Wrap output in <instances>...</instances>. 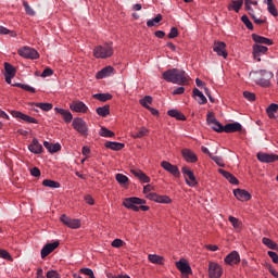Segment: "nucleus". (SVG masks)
Listing matches in <instances>:
<instances>
[{"label": "nucleus", "instance_id": "4c0bfd02", "mask_svg": "<svg viewBox=\"0 0 278 278\" xmlns=\"http://www.w3.org/2000/svg\"><path fill=\"white\" fill-rule=\"evenodd\" d=\"M244 5H245V10H247L248 14L250 16H253V14H255V11L253 10V8L251 5H257V1L252 2L251 0H245Z\"/></svg>", "mask_w": 278, "mask_h": 278}, {"label": "nucleus", "instance_id": "412c9836", "mask_svg": "<svg viewBox=\"0 0 278 278\" xmlns=\"http://www.w3.org/2000/svg\"><path fill=\"white\" fill-rule=\"evenodd\" d=\"M28 151H30V153H35V155H40L45 149L42 148V144L34 138L30 144H28Z\"/></svg>", "mask_w": 278, "mask_h": 278}, {"label": "nucleus", "instance_id": "dca6fc26", "mask_svg": "<svg viewBox=\"0 0 278 278\" xmlns=\"http://www.w3.org/2000/svg\"><path fill=\"white\" fill-rule=\"evenodd\" d=\"M181 155H182L184 160H186V162H189L190 164H194V163L199 162V157L190 149H182Z\"/></svg>", "mask_w": 278, "mask_h": 278}, {"label": "nucleus", "instance_id": "72a5a7b5", "mask_svg": "<svg viewBox=\"0 0 278 278\" xmlns=\"http://www.w3.org/2000/svg\"><path fill=\"white\" fill-rule=\"evenodd\" d=\"M265 3H267V11L271 16H278L277 7L275 5V2L273 0H266Z\"/></svg>", "mask_w": 278, "mask_h": 278}, {"label": "nucleus", "instance_id": "b1692460", "mask_svg": "<svg viewBox=\"0 0 278 278\" xmlns=\"http://www.w3.org/2000/svg\"><path fill=\"white\" fill-rule=\"evenodd\" d=\"M233 194L238 201H249L251 200V193L244 189H236L233 190Z\"/></svg>", "mask_w": 278, "mask_h": 278}, {"label": "nucleus", "instance_id": "0e129e2a", "mask_svg": "<svg viewBox=\"0 0 278 278\" xmlns=\"http://www.w3.org/2000/svg\"><path fill=\"white\" fill-rule=\"evenodd\" d=\"M124 242L121 239H115L112 241L111 245L115 249H119V247H123Z\"/></svg>", "mask_w": 278, "mask_h": 278}, {"label": "nucleus", "instance_id": "393cba45", "mask_svg": "<svg viewBox=\"0 0 278 278\" xmlns=\"http://www.w3.org/2000/svg\"><path fill=\"white\" fill-rule=\"evenodd\" d=\"M252 40L256 42V45H267V47H271V45H274L273 39L262 37L257 34H252Z\"/></svg>", "mask_w": 278, "mask_h": 278}, {"label": "nucleus", "instance_id": "6e6552de", "mask_svg": "<svg viewBox=\"0 0 278 278\" xmlns=\"http://www.w3.org/2000/svg\"><path fill=\"white\" fill-rule=\"evenodd\" d=\"M253 51V59L256 60V62H262L261 55H266L268 53V47L262 46L260 43H255L252 47Z\"/></svg>", "mask_w": 278, "mask_h": 278}, {"label": "nucleus", "instance_id": "9b49d317", "mask_svg": "<svg viewBox=\"0 0 278 278\" xmlns=\"http://www.w3.org/2000/svg\"><path fill=\"white\" fill-rule=\"evenodd\" d=\"M161 166H162V168H164V170H166L167 173H169L174 177H180L181 176V173L179 172V167H177L176 165L170 164V162H168V161L161 162Z\"/></svg>", "mask_w": 278, "mask_h": 278}, {"label": "nucleus", "instance_id": "473e14b6", "mask_svg": "<svg viewBox=\"0 0 278 278\" xmlns=\"http://www.w3.org/2000/svg\"><path fill=\"white\" fill-rule=\"evenodd\" d=\"M168 116H172V118H176L177 121H186V115H184L181 112L178 110H169L167 112Z\"/></svg>", "mask_w": 278, "mask_h": 278}, {"label": "nucleus", "instance_id": "49530a36", "mask_svg": "<svg viewBox=\"0 0 278 278\" xmlns=\"http://www.w3.org/2000/svg\"><path fill=\"white\" fill-rule=\"evenodd\" d=\"M162 21V14H157L154 18L148 20L147 25L148 27H155V24Z\"/></svg>", "mask_w": 278, "mask_h": 278}, {"label": "nucleus", "instance_id": "e433bc0d", "mask_svg": "<svg viewBox=\"0 0 278 278\" xmlns=\"http://www.w3.org/2000/svg\"><path fill=\"white\" fill-rule=\"evenodd\" d=\"M93 99H97L98 101H102V103H105V101H110L112 99V94H110V93H96V94H93Z\"/></svg>", "mask_w": 278, "mask_h": 278}, {"label": "nucleus", "instance_id": "a19ab883", "mask_svg": "<svg viewBox=\"0 0 278 278\" xmlns=\"http://www.w3.org/2000/svg\"><path fill=\"white\" fill-rule=\"evenodd\" d=\"M100 136H102V138H114L115 134L106 127H101Z\"/></svg>", "mask_w": 278, "mask_h": 278}, {"label": "nucleus", "instance_id": "1a4fd4ad", "mask_svg": "<svg viewBox=\"0 0 278 278\" xmlns=\"http://www.w3.org/2000/svg\"><path fill=\"white\" fill-rule=\"evenodd\" d=\"M60 220L63 225L70 227V229H79V227H81V222L79 219H73L64 214L61 215Z\"/></svg>", "mask_w": 278, "mask_h": 278}, {"label": "nucleus", "instance_id": "7c9ffc66", "mask_svg": "<svg viewBox=\"0 0 278 278\" xmlns=\"http://www.w3.org/2000/svg\"><path fill=\"white\" fill-rule=\"evenodd\" d=\"M105 148L111 149V151H121L122 149H125V143L108 141Z\"/></svg>", "mask_w": 278, "mask_h": 278}, {"label": "nucleus", "instance_id": "f8f14e48", "mask_svg": "<svg viewBox=\"0 0 278 278\" xmlns=\"http://www.w3.org/2000/svg\"><path fill=\"white\" fill-rule=\"evenodd\" d=\"M147 199L154 201L155 203H173V200L168 195H160L157 193L150 192L147 194Z\"/></svg>", "mask_w": 278, "mask_h": 278}, {"label": "nucleus", "instance_id": "3c124183", "mask_svg": "<svg viewBox=\"0 0 278 278\" xmlns=\"http://www.w3.org/2000/svg\"><path fill=\"white\" fill-rule=\"evenodd\" d=\"M241 21L248 29L253 30V23H251V20H249V16L242 15Z\"/></svg>", "mask_w": 278, "mask_h": 278}, {"label": "nucleus", "instance_id": "c9c22d12", "mask_svg": "<svg viewBox=\"0 0 278 278\" xmlns=\"http://www.w3.org/2000/svg\"><path fill=\"white\" fill-rule=\"evenodd\" d=\"M4 71L7 76L15 77L16 76V68L12 66L10 63H4Z\"/></svg>", "mask_w": 278, "mask_h": 278}, {"label": "nucleus", "instance_id": "f257e3e1", "mask_svg": "<svg viewBox=\"0 0 278 278\" xmlns=\"http://www.w3.org/2000/svg\"><path fill=\"white\" fill-rule=\"evenodd\" d=\"M163 79L169 84H176L177 86H188L190 84V76L186 71L180 68H170L163 73Z\"/></svg>", "mask_w": 278, "mask_h": 278}, {"label": "nucleus", "instance_id": "58836bf2", "mask_svg": "<svg viewBox=\"0 0 278 278\" xmlns=\"http://www.w3.org/2000/svg\"><path fill=\"white\" fill-rule=\"evenodd\" d=\"M97 114L99 116H109L110 114V105H104V106H99L97 110H96Z\"/></svg>", "mask_w": 278, "mask_h": 278}, {"label": "nucleus", "instance_id": "37998d69", "mask_svg": "<svg viewBox=\"0 0 278 278\" xmlns=\"http://www.w3.org/2000/svg\"><path fill=\"white\" fill-rule=\"evenodd\" d=\"M208 127H211L214 131H217V134H223L225 129V126H223V124H220L218 121L208 125Z\"/></svg>", "mask_w": 278, "mask_h": 278}, {"label": "nucleus", "instance_id": "9d476101", "mask_svg": "<svg viewBox=\"0 0 278 278\" xmlns=\"http://www.w3.org/2000/svg\"><path fill=\"white\" fill-rule=\"evenodd\" d=\"M176 268L180 270L182 278H189L188 275H192V267H190L184 260L176 262Z\"/></svg>", "mask_w": 278, "mask_h": 278}, {"label": "nucleus", "instance_id": "c756f323", "mask_svg": "<svg viewBox=\"0 0 278 278\" xmlns=\"http://www.w3.org/2000/svg\"><path fill=\"white\" fill-rule=\"evenodd\" d=\"M43 147L49 151V153H58V151H62V146L60 143H51L49 141H45Z\"/></svg>", "mask_w": 278, "mask_h": 278}, {"label": "nucleus", "instance_id": "680f3d73", "mask_svg": "<svg viewBox=\"0 0 278 278\" xmlns=\"http://www.w3.org/2000/svg\"><path fill=\"white\" fill-rule=\"evenodd\" d=\"M243 97L248 99V101H255V93L250 91H244Z\"/></svg>", "mask_w": 278, "mask_h": 278}, {"label": "nucleus", "instance_id": "39448f33", "mask_svg": "<svg viewBox=\"0 0 278 278\" xmlns=\"http://www.w3.org/2000/svg\"><path fill=\"white\" fill-rule=\"evenodd\" d=\"M18 55H21L22 58H26L27 60H38V58H40L38 51L29 47H24L23 49H20Z\"/></svg>", "mask_w": 278, "mask_h": 278}, {"label": "nucleus", "instance_id": "2f4dec72", "mask_svg": "<svg viewBox=\"0 0 278 278\" xmlns=\"http://www.w3.org/2000/svg\"><path fill=\"white\" fill-rule=\"evenodd\" d=\"M193 97H198V103L200 105H205V103H207V98H205L203 92L197 88L193 89Z\"/></svg>", "mask_w": 278, "mask_h": 278}, {"label": "nucleus", "instance_id": "a211bd4d", "mask_svg": "<svg viewBox=\"0 0 278 278\" xmlns=\"http://www.w3.org/2000/svg\"><path fill=\"white\" fill-rule=\"evenodd\" d=\"M60 247V241H54L53 243H47L41 249V260H45L50 253H53L54 249H58Z\"/></svg>", "mask_w": 278, "mask_h": 278}, {"label": "nucleus", "instance_id": "bb28decb", "mask_svg": "<svg viewBox=\"0 0 278 278\" xmlns=\"http://www.w3.org/2000/svg\"><path fill=\"white\" fill-rule=\"evenodd\" d=\"M130 173L139 179V181H142V184H149L151 182V178L144 174V172L140 169H130Z\"/></svg>", "mask_w": 278, "mask_h": 278}, {"label": "nucleus", "instance_id": "603ef678", "mask_svg": "<svg viewBox=\"0 0 278 278\" xmlns=\"http://www.w3.org/2000/svg\"><path fill=\"white\" fill-rule=\"evenodd\" d=\"M115 179L121 185L128 184V181H129V178L127 176L123 175V174H116Z\"/></svg>", "mask_w": 278, "mask_h": 278}, {"label": "nucleus", "instance_id": "13d9d810", "mask_svg": "<svg viewBox=\"0 0 278 278\" xmlns=\"http://www.w3.org/2000/svg\"><path fill=\"white\" fill-rule=\"evenodd\" d=\"M177 36H179V29H177V27H172L167 38L173 39L177 38Z\"/></svg>", "mask_w": 278, "mask_h": 278}, {"label": "nucleus", "instance_id": "ddd939ff", "mask_svg": "<svg viewBox=\"0 0 278 278\" xmlns=\"http://www.w3.org/2000/svg\"><path fill=\"white\" fill-rule=\"evenodd\" d=\"M213 51L217 53V55H220L225 60H227V45L223 41H216L213 47Z\"/></svg>", "mask_w": 278, "mask_h": 278}, {"label": "nucleus", "instance_id": "de8ad7c7", "mask_svg": "<svg viewBox=\"0 0 278 278\" xmlns=\"http://www.w3.org/2000/svg\"><path fill=\"white\" fill-rule=\"evenodd\" d=\"M228 220H229V223H231V225L235 229H240V227H242V223H240V219H238L233 216H229Z\"/></svg>", "mask_w": 278, "mask_h": 278}, {"label": "nucleus", "instance_id": "7ed1b4c3", "mask_svg": "<svg viewBox=\"0 0 278 278\" xmlns=\"http://www.w3.org/2000/svg\"><path fill=\"white\" fill-rule=\"evenodd\" d=\"M147 203L146 200H142L140 198H126L123 202L124 207H127V210H132V212H140V207L137 205H144Z\"/></svg>", "mask_w": 278, "mask_h": 278}, {"label": "nucleus", "instance_id": "4468645a", "mask_svg": "<svg viewBox=\"0 0 278 278\" xmlns=\"http://www.w3.org/2000/svg\"><path fill=\"white\" fill-rule=\"evenodd\" d=\"M261 74L263 77L256 80V84L263 88H268L270 86V79H273V72L262 71Z\"/></svg>", "mask_w": 278, "mask_h": 278}, {"label": "nucleus", "instance_id": "e2e57ef3", "mask_svg": "<svg viewBox=\"0 0 278 278\" xmlns=\"http://www.w3.org/2000/svg\"><path fill=\"white\" fill-rule=\"evenodd\" d=\"M267 255L270 256V258L273 260L274 264H278V254L276 252L268 251Z\"/></svg>", "mask_w": 278, "mask_h": 278}, {"label": "nucleus", "instance_id": "774afa93", "mask_svg": "<svg viewBox=\"0 0 278 278\" xmlns=\"http://www.w3.org/2000/svg\"><path fill=\"white\" fill-rule=\"evenodd\" d=\"M30 175L33 177H40V169L38 167H34L30 169Z\"/></svg>", "mask_w": 278, "mask_h": 278}, {"label": "nucleus", "instance_id": "f704fd0d", "mask_svg": "<svg viewBox=\"0 0 278 278\" xmlns=\"http://www.w3.org/2000/svg\"><path fill=\"white\" fill-rule=\"evenodd\" d=\"M148 260L149 262H151V264H159V265L164 264V257L156 254H149Z\"/></svg>", "mask_w": 278, "mask_h": 278}, {"label": "nucleus", "instance_id": "4d7b16f0", "mask_svg": "<svg viewBox=\"0 0 278 278\" xmlns=\"http://www.w3.org/2000/svg\"><path fill=\"white\" fill-rule=\"evenodd\" d=\"M47 278H62V276H60V273H58V270H48L46 274Z\"/></svg>", "mask_w": 278, "mask_h": 278}, {"label": "nucleus", "instance_id": "423d86ee", "mask_svg": "<svg viewBox=\"0 0 278 278\" xmlns=\"http://www.w3.org/2000/svg\"><path fill=\"white\" fill-rule=\"evenodd\" d=\"M181 173L182 175H185L186 177V184L187 186H190L191 188H194V186H198V181H197V177L194 176V173L190 170V167L188 166H184L181 168Z\"/></svg>", "mask_w": 278, "mask_h": 278}, {"label": "nucleus", "instance_id": "f3484780", "mask_svg": "<svg viewBox=\"0 0 278 278\" xmlns=\"http://www.w3.org/2000/svg\"><path fill=\"white\" fill-rule=\"evenodd\" d=\"M11 114L14 118H20V121H24L25 123L38 124V119H36L25 113H22L20 111H12Z\"/></svg>", "mask_w": 278, "mask_h": 278}, {"label": "nucleus", "instance_id": "09e8293b", "mask_svg": "<svg viewBox=\"0 0 278 278\" xmlns=\"http://www.w3.org/2000/svg\"><path fill=\"white\" fill-rule=\"evenodd\" d=\"M148 134L149 129L147 127H141L137 134L132 135V138H144Z\"/></svg>", "mask_w": 278, "mask_h": 278}, {"label": "nucleus", "instance_id": "aec40b11", "mask_svg": "<svg viewBox=\"0 0 278 278\" xmlns=\"http://www.w3.org/2000/svg\"><path fill=\"white\" fill-rule=\"evenodd\" d=\"M225 264H228V266H233L235 264H240V254L238 251H232L230 254H228L225 260Z\"/></svg>", "mask_w": 278, "mask_h": 278}, {"label": "nucleus", "instance_id": "c85d7f7f", "mask_svg": "<svg viewBox=\"0 0 278 278\" xmlns=\"http://www.w3.org/2000/svg\"><path fill=\"white\" fill-rule=\"evenodd\" d=\"M114 73V67L106 66L97 73V79H104V77H110Z\"/></svg>", "mask_w": 278, "mask_h": 278}, {"label": "nucleus", "instance_id": "a18cd8bd", "mask_svg": "<svg viewBox=\"0 0 278 278\" xmlns=\"http://www.w3.org/2000/svg\"><path fill=\"white\" fill-rule=\"evenodd\" d=\"M36 108H39L43 112H50V110H53V104L52 103H35Z\"/></svg>", "mask_w": 278, "mask_h": 278}, {"label": "nucleus", "instance_id": "6ab92c4d", "mask_svg": "<svg viewBox=\"0 0 278 278\" xmlns=\"http://www.w3.org/2000/svg\"><path fill=\"white\" fill-rule=\"evenodd\" d=\"M70 110L73 112H80L81 114H86V112H88V106L81 101H73L70 104Z\"/></svg>", "mask_w": 278, "mask_h": 278}, {"label": "nucleus", "instance_id": "864d4df0", "mask_svg": "<svg viewBox=\"0 0 278 278\" xmlns=\"http://www.w3.org/2000/svg\"><path fill=\"white\" fill-rule=\"evenodd\" d=\"M17 88H22V90H26V92H36V89L29 85H24V84H16L15 85Z\"/></svg>", "mask_w": 278, "mask_h": 278}, {"label": "nucleus", "instance_id": "5fc2aeb1", "mask_svg": "<svg viewBox=\"0 0 278 278\" xmlns=\"http://www.w3.org/2000/svg\"><path fill=\"white\" fill-rule=\"evenodd\" d=\"M216 122H218V119H216V117L214 116V112L207 113V115H206V123H207V125L210 126V125H212V124H214Z\"/></svg>", "mask_w": 278, "mask_h": 278}, {"label": "nucleus", "instance_id": "79ce46f5", "mask_svg": "<svg viewBox=\"0 0 278 278\" xmlns=\"http://www.w3.org/2000/svg\"><path fill=\"white\" fill-rule=\"evenodd\" d=\"M42 186H45L46 188H60V182L51 179H45L42 181Z\"/></svg>", "mask_w": 278, "mask_h": 278}, {"label": "nucleus", "instance_id": "f03ea898", "mask_svg": "<svg viewBox=\"0 0 278 278\" xmlns=\"http://www.w3.org/2000/svg\"><path fill=\"white\" fill-rule=\"evenodd\" d=\"M114 55V48H112L111 43H104L103 46H97L93 49V56L98 60H108V58H112Z\"/></svg>", "mask_w": 278, "mask_h": 278}, {"label": "nucleus", "instance_id": "5701e85b", "mask_svg": "<svg viewBox=\"0 0 278 278\" xmlns=\"http://www.w3.org/2000/svg\"><path fill=\"white\" fill-rule=\"evenodd\" d=\"M242 5H244V0H231L228 3V10L229 12H236L238 14V12H240V10H242Z\"/></svg>", "mask_w": 278, "mask_h": 278}, {"label": "nucleus", "instance_id": "4be33fe9", "mask_svg": "<svg viewBox=\"0 0 278 278\" xmlns=\"http://www.w3.org/2000/svg\"><path fill=\"white\" fill-rule=\"evenodd\" d=\"M225 134H236V131H242V125L238 122L229 123L224 126Z\"/></svg>", "mask_w": 278, "mask_h": 278}, {"label": "nucleus", "instance_id": "338daca9", "mask_svg": "<svg viewBox=\"0 0 278 278\" xmlns=\"http://www.w3.org/2000/svg\"><path fill=\"white\" fill-rule=\"evenodd\" d=\"M85 201L88 205H94V199L90 194L85 195Z\"/></svg>", "mask_w": 278, "mask_h": 278}, {"label": "nucleus", "instance_id": "052dcab7", "mask_svg": "<svg viewBox=\"0 0 278 278\" xmlns=\"http://www.w3.org/2000/svg\"><path fill=\"white\" fill-rule=\"evenodd\" d=\"M262 242H263V244H265V247H267L268 249H271L273 244L275 243V241H273L271 239L266 238V237H264V238L262 239Z\"/></svg>", "mask_w": 278, "mask_h": 278}, {"label": "nucleus", "instance_id": "c03bdc74", "mask_svg": "<svg viewBox=\"0 0 278 278\" xmlns=\"http://www.w3.org/2000/svg\"><path fill=\"white\" fill-rule=\"evenodd\" d=\"M23 7L28 16H36V11L31 9V7L29 5V2H27L26 0H23Z\"/></svg>", "mask_w": 278, "mask_h": 278}, {"label": "nucleus", "instance_id": "20e7f679", "mask_svg": "<svg viewBox=\"0 0 278 278\" xmlns=\"http://www.w3.org/2000/svg\"><path fill=\"white\" fill-rule=\"evenodd\" d=\"M73 128L85 138L88 136V125L80 117L74 118L72 123Z\"/></svg>", "mask_w": 278, "mask_h": 278}, {"label": "nucleus", "instance_id": "bf43d9fd", "mask_svg": "<svg viewBox=\"0 0 278 278\" xmlns=\"http://www.w3.org/2000/svg\"><path fill=\"white\" fill-rule=\"evenodd\" d=\"M0 257H2V260H12V255H10V253L3 249H0Z\"/></svg>", "mask_w": 278, "mask_h": 278}, {"label": "nucleus", "instance_id": "ea45409f", "mask_svg": "<svg viewBox=\"0 0 278 278\" xmlns=\"http://www.w3.org/2000/svg\"><path fill=\"white\" fill-rule=\"evenodd\" d=\"M278 104L271 103L267 109L266 113L268 114L269 118H275V113H277Z\"/></svg>", "mask_w": 278, "mask_h": 278}, {"label": "nucleus", "instance_id": "69168bd1", "mask_svg": "<svg viewBox=\"0 0 278 278\" xmlns=\"http://www.w3.org/2000/svg\"><path fill=\"white\" fill-rule=\"evenodd\" d=\"M51 75H53V70L47 67L46 70H43L41 77H51Z\"/></svg>", "mask_w": 278, "mask_h": 278}, {"label": "nucleus", "instance_id": "6e6d98bb", "mask_svg": "<svg viewBox=\"0 0 278 278\" xmlns=\"http://www.w3.org/2000/svg\"><path fill=\"white\" fill-rule=\"evenodd\" d=\"M0 34H1V35H8V34H10V36H11L12 38H16V34H15L14 31H12V30H10V29L3 27V26H0Z\"/></svg>", "mask_w": 278, "mask_h": 278}, {"label": "nucleus", "instance_id": "a878e982", "mask_svg": "<svg viewBox=\"0 0 278 278\" xmlns=\"http://www.w3.org/2000/svg\"><path fill=\"white\" fill-rule=\"evenodd\" d=\"M218 173L220 175H223V177H225V179H227V181H229V184H232L233 186H238V184H240L238 178H236V176H233L231 173H229L223 168H219Z\"/></svg>", "mask_w": 278, "mask_h": 278}, {"label": "nucleus", "instance_id": "cd10ccee", "mask_svg": "<svg viewBox=\"0 0 278 278\" xmlns=\"http://www.w3.org/2000/svg\"><path fill=\"white\" fill-rule=\"evenodd\" d=\"M54 110L56 114H61L65 123H71V121H73V114L71 113V111L60 108H55Z\"/></svg>", "mask_w": 278, "mask_h": 278}, {"label": "nucleus", "instance_id": "2eb2a0df", "mask_svg": "<svg viewBox=\"0 0 278 278\" xmlns=\"http://www.w3.org/2000/svg\"><path fill=\"white\" fill-rule=\"evenodd\" d=\"M257 160L258 162H263L265 164H270L273 162L278 161V155L277 154H268L264 152H258L257 153Z\"/></svg>", "mask_w": 278, "mask_h": 278}, {"label": "nucleus", "instance_id": "0eeeda50", "mask_svg": "<svg viewBox=\"0 0 278 278\" xmlns=\"http://www.w3.org/2000/svg\"><path fill=\"white\" fill-rule=\"evenodd\" d=\"M208 277L210 278H220L223 277V267L218 263H208Z\"/></svg>", "mask_w": 278, "mask_h": 278}, {"label": "nucleus", "instance_id": "8fccbe9b", "mask_svg": "<svg viewBox=\"0 0 278 278\" xmlns=\"http://www.w3.org/2000/svg\"><path fill=\"white\" fill-rule=\"evenodd\" d=\"M153 103V98L151 96H146L143 99L140 100V104L146 108H150L149 104Z\"/></svg>", "mask_w": 278, "mask_h": 278}]
</instances>
